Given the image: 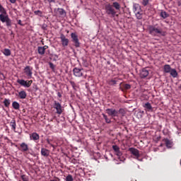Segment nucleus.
<instances>
[{
  "instance_id": "17",
  "label": "nucleus",
  "mask_w": 181,
  "mask_h": 181,
  "mask_svg": "<svg viewBox=\"0 0 181 181\" xmlns=\"http://www.w3.org/2000/svg\"><path fill=\"white\" fill-rule=\"evenodd\" d=\"M30 138L32 141H39L40 136H39V134L33 132L32 134L30 135Z\"/></svg>"
},
{
  "instance_id": "36",
  "label": "nucleus",
  "mask_w": 181,
  "mask_h": 181,
  "mask_svg": "<svg viewBox=\"0 0 181 181\" xmlns=\"http://www.w3.org/2000/svg\"><path fill=\"white\" fill-rule=\"evenodd\" d=\"M35 15H37V16H42V14L43 13L40 10L35 11H34Z\"/></svg>"
},
{
  "instance_id": "35",
  "label": "nucleus",
  "mask_w": 181,
  "mask_h": 181,
  "mask_svg": "<svg viewBox=\"0 0 181 181\" xmlns=\"http://www.w3.org/2000/svg\"><path fill=\"white\" fill-rule=\"evenodd\" d=\"M119 114H121V115H122V117H124L127 114V112L125 111V110L124 108H120L119 110Z\"/></svg>"
},
{
  "instance_id": "12",
  "label": "nucleus",
  "mask_w": 181,
  "mask_h": 181,
  "mask_svg": "<svg viewBox=\"0 0 181 181\" xmlns=\"http://www.w3.org/2000/svg\"><path fill=\"white\" fill-rule=\"evenodd\" d=\"M129 151L134 155V156L136 157V159H138V158H139V150L132 147L129 148Z\"/></svg>"
},
{
  "instance_id": "41",
  "label": "nucleus",
  "mask_w": 181,
  "mask_h": 181,
  "mask_svg": "<svg viewBox=\"0 0 181 181\" xmlns=\"http://www.w3.org/2000/svg\"><path fill=\"white\" fill-rule=\"evenodd\" d=\"M21 179H22L23 181H29V179L25 175L21 176Z\"/></svg>"
},
{
  "instance_id": "16",
  "label": "nucleus",
  "mask_w": 181,
  "mask_h": 181,
  "mask_svg": "<svg viewBox=\"0 0 181 181\" xmlns=\"http://www.w3.org/2000/svg\"><path fill=\"white\" fill-rule=\"evenodd\" d=\"M163 142L165 143L167 148H172L173 146V142L168 139H163Z\"/></svg>"
},
{
  "instance_id": "18",
  "label": "nucleus",
  "mask_w": 181,
  "mask_h": 181,
  "mask_svg": "<svg viewBox=\"0 0 181 181\" xmlns=\"http://www.w3.org/2000/svg\"><path fill=\"white\" fill-rule=\"evenodd\" d=\"M115 153V155H117V156H118V159H119V160L121 162H124V160H125V158L121 157V156H122V151H121V150L119 149Z\"/></svg>"
},
{
  "instance_id": "37",
  "label": "nucleus",
  "mask_w": 181,
  "mask_h": 181,
  "mask_svg": "<svg viewBox=\"0 0 181 181\" xmlns=\"http://www.w3.org/2000/svg\"><path fill=\"white\" fill-rule=\"evenodd\" d=\"M112 149H113V151H115V153L117 151H119V147L117 145H113L112 146Z\"/></svg>"
},
{
  "instance_id": "5",
  "label": "nucleus",
  "mask_w": 181,
  "mask_h": 181,
  "mask_svg": "<svg viewBox=\"0 0 181 181\" xmlns=\"http://www.w3.org/2000/svg\"><path fill=\"white\" fill-rule=\"evenodd\" d=\"M71 37L72 39V42L74 44L75 47H80V41L78 40V35L76 34V33H72L71 34Z\"/></svg>"
},
{
  "instance_id": "32",
  "label": "nucleus",
  "mask_w": 181,
  "mask_h": 181,
  "mask_svg": "<svg viewBox=\"0 0 181 181\" xmlns=\"http://www.w3.org/2000/svg\"><path fill=\"white\" fill-rule=\"evenodd\" d=\"M104 119L105 120V122L107 124H111V119H108V117L105 114H102Z\"/></svg>"
},
{
  "instance_id": "44",
  "label": "nucleus",
  "mask_w": 181,
  "mask_h": 181,
  "mask_svg": "<svg viewBox=\"0 0 181 181\" xmlns=\"http://www.w3.org/2000/svg\"><path fill=\"white\" fill-rule=\"evenodd\" d=\"M49 67H50V69H54V64L52 62H49Z\"/></svg>"
},
{
  "instance_id": "29",
  "label": "nucleus",
  "mask_w": 181,
  "mask_h": 181,
  "mask_svg": "<svg viewBox=\"0 0 181 181\" xmlns=\"http://www.w3.org/2000/svg\"><path fill=\"white\" fill-rule=\"evenodd\" d=\"M170 76H172V77H173L174 78L177 77V71L175 69H171V71H170Z\"/></svg>"
},
{
  "instance_id": "15",
  "label": "nucleus",
  "mask_w": 181,
  "mask_h": 181,
  "mask_svg": "<svg viewBox=\"0 0 181 181\" xmlns=\"http://www.w3.org/2000/svg\"><path fill=\"white\" fill-rule=\"evenodd\" d=\"M20 148H21V152H28L29 151V146L25 142L20 144Z\"/></svg>"
},
{
  "instance_id": "26",
  "label": "nucleus",
  "mask_w": 181,
  "mask_h": 181,
  "mask_svg": "<svg viewBox=\"0 0 181 181\" xmlns=\"http://www.w3.org/2000/svg\"><path fill=\"white\" fill-rule=\"evenodd\" d=\"M135 15L136 19L141 20L142 19V15H144V12L142 11V10H140V11L135 13Z\"/></svg>"
},
{
  "instance_id": "30",
  "label": "nucleus",
  "mask_w": 181,
  "mask_h": 181,
  "mask_svg": "<svg viewBox=\"0 0 181 181\" xmlns=\"http://www.w3.org/2000/svg\"><path fill=\"white\" fill-rule=\"evenodd\" d=\"M12 107H13V108H14V110H19L21 105H19V103L18 102L14 101L12 103Z\"/></svg>"
},
{
  "instance_id": "2",
  "label": "nucleus",
  "mask_w": 181,
  "mask_h": 181,
  "mask_svg": "<svg viewBox=\"0 0 181 181\" xmlns=\"http://www.w3.org/2000/svg\"><path fill=\"white\" fill-rule=\"evenodd\" d=\"M105 11L107 15L111 16V18H115L117 14V11L111 4H107L105 6Z\"/></svg>"
},
{
  "instance_id": "8",
  "label": "nucleus",
  "mask_w": 181,
  "mask_h": 181,
  "mask_svg": "<svg viewBox=\"0 0 181 181\" xmlns=\"http://www.w3.org/2000/svg\"><path fill=\"white\" fill-rule=\"evenodd\" d=\"M54 108H55L57 110V114L59 115H62L63 112V107H62V105L57 101L54 102Z\"/></svg>"
},
{
  "instance_id": "50",
  "label": "nucleus",
  "mask_w": 181,
  "mask_h": 181,
  "mask_svg": "<svg viewBox=\"0 0 181 181\" xmlns=\"http://www.w3.org/2000/svg\"><path fill=\"white\" fill-rule=\"evenodd\" d=\"M137 160H139L140 162H142V158H139V157L138 158H136Z\"/></svg>"
},
{
  "instance_id": "33",
  "label": "nucleus",
  "mask_w": 181,
  "mask_h": 181,
  "mask_svg": "<svg viewBox=\"0 0 181 181\" xmlns=\"http://www.w3.org/2000/svg\"><path fill=\"white\" fill-rule=\"evenodd\" d=\"M4 104L5 107H8L9 105H11V100L9 99H4Z\"/></svg>"
},
{
  "instance_id": "39",
  "label": "nucleus",
  "mask_w": 181,
  "mask_h": 181,
  "mask_svg": "<svg viewBox=\"0 0 181 181\" xmlns=\"http://www.w3.org/2000/svg\"><path fill=\"white\" fill-rule=\"evenodd\" d=\"M124 88H125L126 90H130L131 88V86L128 83H125L123 85Z\"/></svg>"
},
{
  "instance_id": "3",
  "label": "nucleus",
  "mask_w": 181,
  "mask_h": 181,
  "mask_svg": "<svg viewBox=\"0 0 181 181\" xmlns=\"http://www.w3.org/2000/svg\"><path fill=\"white\" fill-rule=\"evenodd\" d=\"M0 21L2 23H6L7 28L12 26V20L9 18V16L0 15Z\"/></svg>"
},
{
  "instance_id": "48",
  "label": "nucleus",
  "mask_w": 181,
  "mask_h": 181,
  "mask_svg": "<svg viewBox=\"0 0 181 181\" xmlns=\"http://www.w3.org/2000/svg\"><path fill=\"white\" fill-rule=\"evenodd\" d=\"M11 4H15L16 2V0H9Z\"/></svg>"
},
{
  "instance_id": "28",
  "label": "nucleus",
  "mask_w": 181,
  "mask_h": 181,
  "mask_svg": "<svg viewBox=\"0 0 181 181\" xmlns=\"http://www.w3.org/2000/svg\"><path fill=\"white\" fill-rule=\"evenodd\" d=\"M112 6L114 8H115L117 11H119V9H121V5H119V3L115 1L113 2L112 4Z\"/></svg>"
},
{
  "instance_id": "42",
  "label": "nucleus",
  "mask_w": 181,
  "mask_h": 181,
  "mask_svg": "<svg viewBox=\"0 0 181 181\" xmlns=\"http://www.w3.org/2000/svg\"><path fill=\"white\" fill-rule=\"evenodd\" d=\"M18 24L20 25V26H25V24L22 23V21L21 20L18 21Z\"/></svg>"
},
{
  "instance_id": "13",
  "label": "nucleus",
  "mask_w": 181,
  "mask_h": 181,
  "mask_svg": "<svg viewBox=\"0 0 181 181\" xmlns=\"http://www.w3.org/2000/svg\"><path fill=\"white\" fill-rule=\"evenodd\" d=\"M148 76H149V71L148 69H146V68L143 69L140 71V77L141 78H145L148 77Z\"/></svg>"
},
{
  "instance_id": "34",
  "label": "nucleus",
  "mask_w": 181,
  "mask_h": 181,
  "mask_svg": "<svg viewBox=\"0 0 181 181\" xmlns=\"http://www.w3.org/2000/svg\"><path fill=\"white\" fill-rule=\"evenodd\" d=\"M118 81L115 80V79H112L110 81H108V84L110 86H115V84H117Z\"/></svg>"
},
{
  "instance_id": "47",
  "label": "nucleus",
  "mask_w": 181,
  "mask_h": 181,
  "mask_svg": "<svg viewBox=\"0 0 181 181\" xmlns=\"http://www.w3.org/2000/svg\"><path fill=\"white\" fill-rule=\"evenodd\" d=\"M57 95L59 98H62V93L60 92L57 93Z\"/></svg>"
},
{
  "instance_id": "43",
  "label": "nucleus",
  "mask_w": 181,
  "mask_h": 181,
  "mask_svg": "<svg viewBox=\"0 0 181 181\" xmlns=\"http://www.w3.org/2000/svg\"><path fill=\"white\" fill-rule=\"evenodd\" d=\"M71 85L72 86L73 88H76V87H77L74 81H71Z\"/></svg>"
},
{
  "instance_id": "19",
  "label": "nucleus",
  "mask_w": 181,
  "mask_h": 181,
  "mask_svg": "<svg viewBox=\"0 0 181 181\" xmlns=\"http://www.w3.org/2000/svg\"><path fill=\"white\" fill-rule=\"evenodd\" d=\"M18 97L21 98V100H25L26 97H28V94L26 93V91L25 90H21L18 92Z\"/></svg>"
},
{
  "instance_id": "10",
  "label": "nucleus",
  "mask_w": 181,
  "mask_h": 181,
  "mask_svg": "<svg viewBox=\"0 0 181 181\" xmlns=\"http://www.w3.org/2000/svg\"><path fill=\"white\" fill-rule=\"evenodd\" d=\"M54 12L56 15L61 16L62 18H64V16L66 15V10L60 8H55Z\"/></svg>"
},
{
  "instance_id": "24",
  "label": "nucleus",
  "mask_w": 181,
  "mask_h": 181,
  "mask_svg": "<svg viewBox=\"0 0 181 181\" xmlns=\"http://www.w3.org/2000/svg\"><path fill=\"white\" fill-rule=\"evenodd\" d=\"M164 73H170L172 71V68L170 67V65L166 64L163 67Z\"/></svg>"
},
{
  "instance_id": "11",
  "label": "nucleus",
  "mask_w": 181,
  "mask_h": 181,
  "mask_svg": "<svg viewBox=\"0 0 181 181\" xmlns=\"http://www.w3.org/2000/svg\"><path fill=\"white\" fill-rule=\"evenodd\" d=\"M62 45L63 47H66V46H69V40L66 38V35L64 34H62L60 36Z\"/></svg>"
},
{
  "instance_id": "22",
  "label": "nucleus",
  "mask_w": 181,
  "mask_h": 181,
  "mask_svg": "<svg viewBox=\"0 0 181 181\" xmlns=\"http://www.w3.org/2000/svg\"><path fill=\"white\" fill-rule=\"evenodd\" d=\"M140 11H142V8H141V6L139 4H134L133 6V11L134 13H136V12H139Z\"/></svg>"
},
{
  "instance_id": "55",
  "label": "nucleus",
  "mask_w": 181,
  "mask_h": 181,
  "mask_svg": "<svg viewBox=\"0 0 181 181\" xmlns=\"http://www.w3.org/2000/svg\"><path fill=\"white\" fill-rule=\"evenodd\" d=\"M47 142H48V144L49 143V140H47Z\"/></svg>"
},
{
  "instance_id": "27",
  "label": "nucleus",
  "mask_w": 181,
  "mask_h": 181,
  "mask_svg": "<svg viewBox=\"0 0 181 181\" xmlns=\"http://www.w3.org/2000/svg\"><path fill=\"white\" fill-rule=\"evenodd\" d=\"M160 16L163 18V19H166V18H169V13H166V11H162L160 13Z\"/></svg>"
},
{
  "instance_id": "23",
  "label": "nucleus",
  "mask_w": 181,
  "mask_h": 181,
  "mask_svg": "<svg viewBox=\"0 0 181 181\" xmlns=\"http://www.w3.org/2000/svg\"><path fill=\"white\" fill-rule=\"evenodd\" d=\"M0 15H3V16H7L8 13H6V10H5V8L2 6V5L0 4Z\"/></svg>"
},
{
  "instance_id": "6",
  "label": "nucleus",
  "mask_w": 181,
  "mask_h": 181,
  "mask_svg": "<svg viewBox=\"0 0 181 181\" xmlns=\"http://www.w3.org/2000/svg\"><path fill=\"white\" fill-rule=\"evenodd\" d=\"M33 68L30 66H26L24 68V73L28 78H32V74H33Z\"/></svg>"
},
{
  "instance_id": "31",
  "label": "nucleus",
  "mask_w": 181,
  "mask_h": 181,
  "mask_svg": "<svg viewBox=\"0 0 181 181\" xmlns=\"http://www.w3.org/2000/svg\"><path fill=\"white\" fill-rule=\"evenodd\" d=\"M3 54H4V56H11V49L6 48L4 49Z\"/></svg>"
},
{
  "instance_id": "54",
  "label": "nucleus",
  "mask_w": 181,
  "mask_h": 181,
  "mask_svg": "<svg viewBox=\"0 0 181 181\" xmlns=\"http://www.w3.org/2000/svg\"><path fill=\"white\" fill-rule=\"evenodd\" d=\"M122 91H124V90L122 88H121Z\"/></svg>"
},
{
  "instance_id": "51",
  "label": "nucleus",
  "mask_w": 181,
  "mask_h": 181,
  "mask_svg": "<svg viewBox=\"0 0 181 181\" xmlns=\"http://www.w3.org/2000/svg\"><path fill=\"white\" fill-rule=\"evenodd\" d=\"M50 181H60V180H51Z\"/></svg>"
},
{
  "instance_id": "45",
  "label": "nucleus",
  "mask_w": 181,
  "mask_h": 181,
  "mask_svg": "<svg viewBox=\"0 0 181 181\" xmlns=\"http://www.w3.org/2000/svg\"><path fill=\"white\" fill-rule=\"evenodd\" d=\"M47 1L49 2V4H52V3H55L56 0H47Z\"/></svg>"
},
{
  "instance_id": "9",
  "label": "nucleus",
  "mask_w": 181,
  "mask_h": 181,
  "mask_svg": "<svg viewBox=\"0 0 181 181\" xmlns=\"http://www.w3.org/2000/svg\"><path fill=\"white\" fill-rule=\"evenodd\" d=\"M83 70V69H78L77 67H75L73 69L74 76H75V77H83V76H84Z\"/></svg>"
},
{
  "instance_id": "4",
  "label": "nucleus",
  "mask_w": 181,
  "mask_h": 181,
  "mask_svg": "<svg viewBox=\"0 0 181 181\" xmlns=\"http://www.w3.org/2000/svg\"><path fill=\"white\" fill-rule=\"evenodd\" d=\"M17 83L21 86H23V87H25V88H29V87L32 86V83H33V81H25L23 79H18Z\"/></svg>"
},
{
  "instance_id": "53",
  "label": "nucleus",
  "mask_w": 181,
  "mask_h": 181,
  "mask_svg": "<svg viewBox=\"0 0 181 181\" xmlns=\"http://www.w3.org/2000/svg\"><path fill=\"white\" fill-rule=\"evenodd\" d=\"M11 35H13V32H11Z\"/></svg>"
},
{
  "instance_id": "40",
  "label": "nucleus",
  "mask_w": 181,
  "mask_h": 181,
  "mask_svg": "<svg viewBox=\"0 0 181 181\" xmlns=\"http://www.w3.org/2000/svg\"><path fill=\"white\" fill-rule=\"evenodd\" d=\"M148 4H149V0H143L142 5L144 6H146V5H148Z\"/></svg>"
},
{
  "instance_id": "38",
  "label": "nucleus",
  "mask_w": 181,
  "mask_h": 181,
  "mask_svg": "<svg viewBox=\"0 0 181 181\" xmlns=\"http://www.w3.org/2000/svg\"><path fill=\"white\" fill-rule=\"evenodd\" d=\"M73 176H71V175H69L66 177V181H73Z\"/></svg>"
},
{
  "instance_id": "20",
  "label": "nucleus",
  "mask_w": 181,
  "mask_h": 181,
  "mask_svg": "<svg viewBox=\"0 0 181 181\" xmlns=\"http://www.w3.org/2000/svg\"><path fill=\"white\" fill-rule=\"evenodd\" d=\"M10 127H11V129L16 132V121L13 119L10 122Z\"/></svg>"
},
{
  "instance_id": "56",
  "label": "nucleus",
  "mask_w": 181,
  "mask_h": 181,
  "mask_svg": "<svg viewBox=\"0 0 181 181\" xmlns=\"http://www.w3.org/2000/svg\"><path fill=\"white\" fill-rule=\"evenodd\" d=\"M160 146H162V144H160Z\"/></svg>"
},
{
  "instance_id": "7",
  "label": "nucleus",
  "mask_w": 181,
  "mask_h": 181,
  "mask_svg": "<svg viewBox=\"0 0 181 181\" xmlns=\"http://www.w3.org/2000/svg\"><path fill=\"white\" fill-rule=\"evenodd\" d=\"M105 112L109 115V117H117L118 111L114 108H107L105 110Z\"/></svg>"
},
{
  "instance_id": "46",
  "label": "nucleus",
  "mask_w": 181,
  "mask_h": 181,
  "mask_svg": "<svg viewBox=\"0 0 181 181\" xmlns=\"http://www.w3.org/2000/svg\"><path fill=\"white\" fill-rule=\"evenodd\" d=\"M42 28L44 30H46V28H47V25H43Z\"/></svg>"
},
{
  "instance_id": "49",
  "label": "nucleus",
  "mask_w": 181,
  "mask_h": 181,
  "mask_svg": "<svg viewBox=\"0 0 181 181\" xmlns=\"http://www.w3.org/2000/svg\"><path fill=\"white\" fill-rule=\"evenodd\" d=\"M72 163H77V160L76 159L72 160Z\"/></svg>"
},
{
  "instance_id": "52",
  "label": "nucleus",
  "mask_w": 181,
  "mask_h": 181,
  "mask_svg": "<svg viewBox=\"0 0 181 181\" xmlns=\"http://www.w3.org/2000/svg\"><path fill=\"white\" fill-rule=\"evenodd\" d=\"M178 6H181V3H180V1L178 2Z\"/></svg>"
},
{
  "instance_id": "14",
  "label": "nucleus",
  "mask_w": 181,
  "mask_h": 181,
  "mask_svg": "<svg viewBox=\"0 0 181 181\" xmlns=\"http://www.w3.org/2000/svg\"><path fill=\"white\" fill-rule=\"evenodd\" d=\"M48 47H49L47 45H45L44 47H38L37 52L41 56H43V54L46 53V49H47Z\"/></svg>"
},
{
  "instance_id": "21",
  "label": "nucleus",
  "mask_w": 181,
  "mask_h": 181,
  "mask_svg": "<svg viewBox=\"0 0 181 181\" xmlns=\"http://www.w3.org/2000/svg\"><path fill=\"white\" fill-rule=\"evenodd\" d=\"M50 151L47 148H41V155L42 156H49Z\"/></svg>"
},
{
  "instance_id": "25",
  "label": "nucleus",
  "mask_w": 181,
  "mask_h": 181,
  "mask_svg": "<svg viewBox=\"0 0 181 181\" xmlns=\"http://www.w3.org/2000/svg\"><path fill=\"white\" fill-rule=\"evenodd\" d=\"M143 107L146 108L147 111H152V105H151V103H149V102H147L146 103H145L143 105Z\"/></svg>"
},
{
  "instance_id": "1",
  "label": "nucleus",
  "mask_w": 181,
  "mask_h": 181,
  "mask_svg": "<svg viewBox=\"0 0 181 181\" xmlns=\"http://www.w3.org/2000/svg\"><path fill=\"white\" fill-rule=\"evenodd\" d=\"M148 33L151 35V36H165V33L163 31V29L160 28V26L156 24L154 25L148 26Z\"/></svg>"
}]
</instances>
